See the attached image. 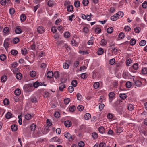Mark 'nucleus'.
<instances>
[{
    "label": "nucleus",
    "instance_id": "3",
    "mask_svg": "<svg viewBox=\"0 0 147 147\" xmlns=\"http://www.w3.org/2000/svg\"><path fill=\"white\" fill-rule=\"evenodd\" d=\"M37 31L38 33L42 34L44 32V29L42 26H39L37 28Z\"/></svg>",
    "mask_w": 147,
    "mask_h": 147
},
{
    "label": "nucleus",
    "instance_id": "60",
    "mask_svg": "<svg viewBox=\"0 0 147 147\" xmlns=\"http://www.w3.org/2000/svg\"><path fill=\"white\" fill-rule=\"evenodd\" d=\"M132 62V60L130 59H129L128 60H127L126 61V65L129 66V64Z\"/></svg>",
    "mask_w": 147,
    "mask_h": 147
},
{
    "label": "nucleus",
    "instance_id": "26",
    "mask_svg": "<svg viewBox=\"0 0 147 147\" xmlns=\"http://www.w3.org/2000/svg\"><path fill=\"white\" fill-rule=\"evenodd\" d=\"M30 75L32 77H34L36 75V73L34 71H32L30 72Z\"/></svg>",
    "mask_w": 147,
    "mask_h": 147
},
{
    "label": "nucleus",
    "instance_id": "48",
    "mask_svg": "<svg viewBox=\"0 0 147 147\" xmlns=\"http://www.w3.org/2000/svg\"><path fill=\"white\" fill-rule=\"evenodd\" d=\"M125 94H119V97L122 99L124 100L127 97V96H123V95L125 96Z\"/></svg>",
    "mask_w": 147,
    "mask_h": 147
},
{
    "label": "nucleus",
    "instance_id": "4",
    "mask_svg": "<svg viewBox=\"0 0 147 147\" xmlns=\"http://www.w3.org/2000/svg\"><path fill=\"white\" fill-rule=\"evenodd\" d=\"M64 124L66 127H69L71 125L72 123L70 121L67 120L65 121Z\"/></svg>",
    "mask_w": 147,
    "mask_h": 147
},
{
    "label": "nucleus",
    "instance_id": "45",
    "mask_svg": "<svg viewBox=\"0 0 147 147\" xmlns=\"http://www.w3.org/2000/svg\"><path fill=\"white\" fill-rule=\"evenodd\" d=\"M99 83L98 82H96L94 84V88L96 89L98 88L99 86Z\"/></svg>",
    "mask_w": 147,
    "mask_h": 147
},
{
    "label": "nucleus",
    "instance_id": "28",
    "mask_svg": "<svg viewBox=\"0 0 147 147\" xmlns=\"http://www.w3.org/2000/svg\"><path fill=\"white\" fill-rule=\"evenodd\" d=\"M3 102L4 105H7L9 103V100L7 98H5L3 101Z\"/></svg>",
    "mask_w": 147,
    "mask_h": 147
},
{
    "label": "nucleus",
    "instance_id": "24",
    "mask_svg": "<svg viewBox=\"0 0 147 147\" xmlns=\"http://www.w3.org/2000/svg\"><path fill=\"white\" fill-rule=\"evenodd\" d=\"M115 15H117L118 16V18L120 17L121 18L123 16V13L122 11L118 12L115 14Z\"/></svg>",
    "mask_w": 147,
    "mask_h": 147
},
{
    "label": "nucleus",
    "instance_id": "1",
    "mask_svg": "<svg viewBox=\"0 0 147 147\" xmlns=\"http://www.w3.org/2000/svg\"><path fill=\"white\" fill-rule=\"evenodd\" d=\"M32 88L33 87L32 84L26 85L24 87V91L25 92H31L32 90Z\"/></svg>",
    "mask_w": 147,
    "mask_h": 147
},
{
    "label": "nucleus",
    "instance_id": "56",
    "mask_svg": "<svg viewBox=\"0 0 147 147\" xmlns=\"http://www.w3.org/2000/svg\"><path fill=\"white\" fill-rule=\"evenodd\" d=\"M64 103L65 104H68L70 101V100L69 98H65L64 100Z\"/></svg>",
    "mask_w": 147,
    "mask_h": 147
},
{
    "label": "nucleus",
    "instance_id": "38",
    "mask_svg": "<svg viewBox=\"0 0 147 147\" xmlns=\"http://www.w3.org/2000/svg\"><path fill=\"white\" fill-rule=\"evenodd\" d=\"M74 90V87L72 86H70L68 88V90L70 93H72Z\"/></svg>",
    "mask_w": 147,
    "mask_h": 147
},
{
    "label": "nucleus",
    "instance_id": "18",
    "mask_svg": "<svg viewBox=\"0 0 147 147\" xmlns=\"http://www.w3.org/2000/svg\"><path fill=\"white\" fill-rule=\"evenodd\" d=\"M118 19V16H117V15H115V14L113 16H112L111 17V20L113 21H116Z\"/></svg>",
    "mask_w": 147,
    "mask_h": 147
},
{
    "label": "nucleus",
    "instance_id": "14",
    "mask_svg": "<svg viewBox=\"0 0 147 147\" xmlns=\"http://www.w3.org/2000/svg\"><path fill=\"white\" fill-rule=\"evenodd\" d=\"M91 117V116L90 114V113H86L84 115V117L85 119L88 120Z\"/></svg>",
    "mask_w": 147,
    "mask_h": 147
},
{
    "label": "nucleus",
    "instance_id": "23",
    "mask_svg": "<svg viewBox=\"0 0 147 147\" xmlns=\"http://www.w3.org/2000/svg\"><path fill=\"white\" fill-rule=\"evenodd\" d=\"M19 42V39L18 37H16L14 38L13 40V43L14 44H16Z\"/></svg>",
    "mask_w": 147,
    "mask_h": 147
},
{
    "label": "nucleus",
    "instance_id": "19",
    "mask_svg": "<svg viewBox=\"0 0 147 147\" xmlns=\"http://www.w3.org/2000/svg\"><path fill=\"white\" fill-rule=\"evenodd\" d=\"M16 77L17 79L20 80L22 78V75L20 73H17L16 75Z\"/></svg>",
    "mask_w": 147,
    "mask_h": 147
},
{
    "label": "nucleus",
    "instance_id": "30",
    "mask_svg": "<svg viewBox=\"0 0 147 147\" xmlns=\"http://www.w3.org/2000/svg\"><path fill=\"white\" fill-rule=\"evenodd\" d=\"M126 87L128 88H129L131 86V82L130 81L127 82L125 84Z\"/></svg>",
    "mask_w": 147,
    "mask_h": 147
},
{
    "label": "nucleus",
    "instance_id": "8",
    "mask_svg": "<svg viewBox=\"0 0 147 147\" xmlns=\"http://www.w3.org/2000/svg\"><path fill=\"white\" fill-rule=\"evenodd\" d=\"M122 109L123 108L121 106H119L116 109L117 112L120 114H122Z\"/></svg>",
    "mask_w": 147,
    "mask_h": 147
},
{
    "label": "nucleus",
    "instance_id": "34",
    "mask_svg": "<svg viewBox=\"0 0 147 147\" xmlns=\"http://www.w3.org/2000/svg\"><path fill=\"white\" fill-rule=\"evenodd\" d=\"M7 77L6 76H3L1 78V81L2 82H5L7 80Z\"/></svg>",
    "mask_w": 147,
    "mask_h": 147
},
{
    "label": "nucleus",
    "instance_id": "62",
    "mask_svg": "<svg viewBox=\"0 0 147 147\" xmlns=\"http://www.w3.org/2000/svg\"><path fill=\"white\" fill-rule=\"evenodd\" d=\"M78 109L80 111H82L84 109V107L82 105H79L77 107Z\"/></svg>",
    "mask_w": 147,
    "mask_h": 147
},
{
    "label": "nucleus",
    "instance_id": "15",
    "mask_svg": "<svg viewBox=\"0 0 147 147\" xmlns=\"http://www.w3.org/2000/svg\"><path fill=\"white\" fill-rule=\"evenodd\" d=\"M49 126H46L45 128L44 131H42V133L44 134H45L47 133L49 131Z\"/></svg>",
    "mask_w": 147,
    "mask_h": 147
},
{
    "label": "nucleus",
    "instance_id": "16",
    "mask_svg": "<svg viewBox=\"0 0 147 147\" xmlns=\"http://www.w3.org/2000/svg\"><path fill=\"white\" fill-rule=\"evenodd\" d=\"M21 93L20 90L19 88H17L14 91L15 94L17 96H18L20 95Z\"/></svg>",
    "mask_w": 147,
    "mask_h": 147
},
{
    "label": "nucleus",
    "instance_id": "17",
    "mask_svg": "<svg viewBox=\"0 0 147 147\" xmlns=\"http://www.w3.org/2000/svg\"><path fill=\"white\" fill-rule=\"evenodd\" d=\"M12 114L10 112H7L5 115V117L7 119H9L12 117Z\"/></svg>",
    "mask_w": 147,
    "mask_h": 147
},
{
    "label": "nucleus",
    "instance_id": "13",
    "mask_svg": "<svg viewBox=\"0 0 147 147\" xmlns=\"http://www.w3.org/2000/svg\"><path fill=\"white\" fill-rule=\"evenodd\" d=\"M11 129L13 131H15L18 129V126L17 125L14 124L11 126Z\"/></svg>",
    "mask_w": 147,
    "mask_h": 147
},
{
    "label": "nucleus",
    "instance_id": "32",
    "mask_svg": "<svg viewBox=\"0 0 147 147\" xmlns=\"http://www.w3.org/2000/svg\"><path fill=\"white\" fill-rule=\"evenodd\" d=\"M113 28L112 27L108 28L107 30V32L108 33L111 34L113 31Z\"/></svg>",
    "mask_w": 147,
    "mask_h": 147
},
{
    "label": "nucleus",
    "instance_id": "52",
    "mask_svg": "<svg viewBox=\"0 0 147 147\" xmlns=\"http://www.w3.org/2000/svg\"><path fill=\"white\" fill-rule=\"evenodd\" d=\"M79 147H83L84 146V143L83 141L80 142L78 144Z\"/></svg>",
    "mask_w": 147,
    "mask_h": 147
},
{
    "label": "nucleus",
    "instance_id": "20",
    "mask_svg": "<svg viewBox=\"0 0 147 147\" xmlns=\"http://www.w3.org/2000/svg\"><path fill=\"white\" fill-rule=\"evenodd\" d=\"M103 49L101 48H100L98 49V50L97 53L98 55H100L103 53Z\"/></svg>",
    "mask_w": 147,
    "mask_h": 147
},
{
    "label": "nucleus",
    "instance_id": "2",
    "mask_svg": "<svg viewBox=\"0 0 147 147\" xmlns=\"http://www.w3.org/2000/svg\"><path fill=\"white\" fill-rule=\"evenodd\" d=\"M10 40V38H7L5 39L3 43V46L6 49H7L9 46V42Z\"/></svg>",
    "mask_w": 147,
    "mask_h": 147
},
{
    "label": "nucleus",
    "instance_id": "40",
    "mask_svg": "<svg viewBox=\"0 0 147 147\" xmlns=\"http://www.w3.org/2000/svg\"><path fill=\"white\" fill-rule=\"evenodd\" d=\"M106 44V41L105 40L103 39L101 40L100 44L102 46H104Z\"/></svg>",
    "mask_w": 147,
    "mask_h": 147
},
{
    "label": "nucleus",
    "instance_id": "12",
    "mask_svg": "<svg viewBox=\"0 0 147 147\" xmlns=\"http://www.w3.org/2000/svg\"><path fill=\"white\" fill-rule=\"evenodd\" d=\"M20 18L21 22H24L26 20V17L25 14H22L20 16Z\"/></svg>",
    "mask_w": 147,
    "mask_h": 147
},
{
    "label": "nucleus",
    "instance_id": "35",
    "mask_svg": "<svg viewBox=\"0 0 147 147\" xmlns=\"http://www.w3.org/2000/svg\"><path fill=\"white\" fill-rule=\"evenodd\" d=\"M135 84L136 86L140 87L142 84V82L139 80H137L135 82Z\"/></svg>",
    "mask_w": 147,
    "mask_h": 147
},
{
    "label": "nucleus",
    "instance_id": "49",
    "mask_svg": "<svg viewBox=\"0 0 147 147\" xmlns=\"http://www.w3.org/2000/svg\"><path fill=\"white\" fill-rule=\"evenodd\" d=\"M77 84V82L76 80H74L71 82V85L74 87H76Z\"/></svg>",
    "mask_w": 147,
    "mask_h": 147
},
{
    "label": "nucleus",
    "instance_id": "37",
    "mask_svg": "<svg viewBox=\"0 0 147 147\" xmlns=\"http://www.w3.org/2000/svg\"><path fill=\"white\" fill-rule=\"evenodd\" d=\"M6 59V56L4 54H1L0 56V59L1 60L3 61Z\"/></svg>",
    "mask_w": 147,
    "mask_h": 147
},
{
    "label": "nucleus",
    "instance_id": "46",
    "mask_svg": "<svg viewBox=\"0 0 147 147\" xmlns=\"http://www.w3.org/2000/svg\"><path fill=\"white\" fill-rule=\"evenodd\" d=\"M76 96L78 100H81L82 96L80 93H78L77 94Z\"/></svg>",
    "mask_w": 147,
    "mask_h": 147
},
{
    "label": "nucleus",
    "instance_id": "53",
    "mask_svg": "<svg viewBox=\"0 0 147 147\" xmlns=\"http://www.w3.org/2000/svg\"><path fill=\"white\" fill-rule=\"evenodd\" d=\"M63 68L65 69H67L69 68V65L67 63H63Z\"/></svg>",
    "mask_w": 147,
    "mask_h": 147
},
{
    "label": "nucleus",
    "instance_id": "54",
    "mask_svg": "<svg viewBox=\"0 0 147 147\" xmlns=\"http://www.w3.org/2000/svg\"><path fill=\"white\" fill-rule=\"evenodd\" d=\"M70 33L67 32H65L64 34V37L66 38H69L70 36Z\"/></svg>",
    "mask_w": 147,
    "mask_h": 147
},
{
    "label": "nucleus",
    "instance_id": "42",
    "mask_svg": "<svg viewBox=\"0 0 147 147\" xmlns=\"http://www.w3.org/2000/svg\"><path fill=\"white\" fill-rule=\"evenodd\" d=\"M94 39V38L93 37H91V40H89L88 42V44L89 45H92L93 43V40Z\"/></svg>",
    "mask_w": 147,
    "mask_h": 147
},
{
    "label": "nucleus",
    "instance_id": "57",
    "mask_svg": "<svg viewBox=\"0 0 147 147\" xmlns=\"http://www.w3.org/2000/svg\"><path fill=\"white\" fill-rule=\"evenodd\" d=\"M60 115V113L58 112H56L55 113L54 116L56 118H58Z\"/></svg>",
    "mask_w": 147,
    "mask_h": 147
},
{
    "label": "nucleus",
    "instance_id": "36",
    "mask_svg": "<svg viewBox=\"0 0 147 147\" xmlns=\"http://www.w3.org/2000/svg\"><path fill=\"white\" fill-rule=\"evenodd\" d=\"M104 130L105 128L102 126L98 128V131L100 133H104Z\"/></svg>",
    "mask_w": 147,
    "mask_h": 147
},
{
    "label": "nucleus",
    "instance_id": "31",
    "mask_svg": "<svg viewBox=\"0 0 147 147\" xmlns=\"http://www.w3.org/2000/svg\"><path fill=\"white\" fill-rule=\"evenodd\" d=\"M36 125L34 124H32L30 127L31 130L32 131H34L36 129Z\"/></svg>",
    "mask_w": 147,
    "mask_h": 147
},
{
    "label": "nucleus",
    "instance_id": "50",
    "mask_svg": "<svg viewBox=\"0 0 147 147\" xmlns=\"http://www.w3.org/2000/svg\"><path fill=\"white\" fill-rule=\"evenodd\" d=\"M115 59L114 58H112L109 61V63L110 65H113L115 63Z\"/></svg>",
    "mask_w": 147,
    "mask_h": 147
},
{
    "label": "nucleus",
    "instance_id": "41",
    "mask_svg": "<svg viewBox=\"0 0 147 147\" xmlns=\"http://www.w3.org/2000/svg\"><path fill=\"white\" fill-rule=\"evenodd\" d=\"M9 32V29L8 27H5L3 30V32L5 33H8Z\"/></svg>",
    "mask_w": 147,
    "mask_h": 147
},
{
    "label": "nucleus",
    "instance_id": "58",
    "mask_svg": "<svg viewBox=\"0 0 147 147\" xmlns=\"http://www.w3.org/2000/svg\"><path fill=\"white\" fill-rule=\"evenodd\" d=\"M75 138V136L74 135H70V136H69V138L68 140L69 141H73Z\"/></svg>",
    "mask_w": 147,
    "mask_h": 147
},
{
    "label": "nucleus",
    "instance_id": "44",
    "mask_svg": "<svg viewBox=\"0 0 147 147\" xmlns=\"http://www.w3.org/2000/svg\"><path fill=\"white\" fill-rule=\"evenodd\" d=\"M146 44V41L145 40H143L141 41L139 43V44L141 46H144Z\"/></svg>",
    "mask_w": 147,
    "mask_h": 147
},
{
    "label": "nucleus",
    "instance_id": "39",
    "mask_svg": "<svg viewBox=\"0 0 147 147\" xmlns=\"http://www.w3.org/2000/svg\"><path fill=\"white\" fill-rule=\"evenodd\" d=\"M136 42V40L134 39H132L130 41V44L131 45H134Z\"/></svg>",
    "mask_w": 147,
    "mask_h": 147
},
{
    "label": "nucleus",
    "instance_id": "51",
    "mask_svg": "<svg viewBox=\"0 0 147 147\" xmlns=\"http://www.w3.org/2000/svg\"><path fill=\"white\" fill-rule=\"evenodd\" d=\"M142 73L144 74H147V69L146 68H144L142 69Z\"/></svg>",
    "mask_w": 147,
    "mask_h": 147
},
{
    "label": "nucleus",
    "instance_id": "59",
    "mask_svg": "<svg viewBox=\"0 0 147 147\" xmlns=\"http://www.w3.org/2000/svg\"><path fill=\"white\" fill-rule=\"evenodd\" d=\"M138 64L137 63H135L133 65V67L135 70H137L138 68Z\"/></svg>",
    "mask_w": 147,
    "mask_h": 147
},
{
    "label": "nucleus",
    "instance_id": "27",
    "mask_svg": "<svg viewBox=\"0 0 147 147\" xmlns=\"http://www.w3.org/2000/svg\"><path fill=\"white\" fill-rule=\"evenodd\" d=\"M11 54L14 56H16L17 54L18 53V51L15 50H12L11 51Z\"/></svg>",
    "mask_w": 147,
    "mask_h": 147
},
{
    "label": "nucleus",
    "instance_id": "22",
    "mask_svg": "<svg viewBox=\"0 0 147 147\" xmlns=\"http://www.w3.org/2000/svg\"><path fill=\"white\" fill-rule=\"evenodd\" d=\"M74 5L75 7L78 8L80 6V2L78 0L76 1L75 2Z\"/></svg>",
    "mask_w": 147,
    "mask_h": 147
},
{
    "label": "nucleus",
    "instance_id": "63",
    "mask_svg": "<svg viewBox=\"0 0 147 147\" xmlns=\"http://www.w3.org/2000/svg\"><path fill=\"white\" fill-rule=\"evenodd\" d=\"M92 136L94 139L98 137V134L94 132L92 134Z\"/></svg>",
    "mask_w": 147,
    "mask_h": 147
},
{
    "label": "nucleus",
    "instance_id": "29",
    "mask_svg": "<svg viewBox=\"0 0 147 147\" xmlns=\"http://www.w3.org/2000/svg\"><path fill=\"white\" fill-rule=\"evenodd\" d=\"M134 30L136 33H139L141 31V28L139 27H136L135 28Z\"/></svg>",
    "mask_w": 147,
    "mask_h": 147
},
{
    "label": "nucleus",
    "instance_id": "64",
    "mask_svg": "<svg viewBox=\"0 0 147 147\" xmlns=\"http://www.w3.org/2000/svg\"><path fill=\"white\" fill-rule=\"evenodd\" d=\"M142 6L144 8H146L147 7V2H144L142 4Z\"/></svg>",
    "mask_w": 147,
    "mask_h": 147
},
{
    "label": "nucleus",
    "instance_id": "9",
    "mask_svg": "<svg viewBox=\"0 0 147 147\" xmlns=\"http://www.w3.org/2000/svg\"><path fill=\"white\" fill-rule=\"evenodd\" d=\"M47 76L48 78H51L53 76V72L51 71H48L47 74Z\"/></svg>",
    "mask_w": 147,
    "mask_h": 147
},
{
    "label": "nucleus",
    "instance_id": "10",
    "mask_svg": "<svg viewBox=\"0 0 147 147\" xmlns=\"http://www.w3.org/2000/svg\"><path fill=\"white\" fill-rule=\"evenodd\" d=\"M15 32L17 34H20L22 32V30L20 28H19L18 26L16 27V29L15 30Z\"/></svg>",
    "mask_w": 147,
    "mask_h": 147
},
{
    "label": "nucleus",
    "instance_id": "61",
    "mask_svg": "<svg viewBox=\"0 0 147 147\" xmlns=\"http://www.w3.org/2000/svg\"><path fill=\"white\" fill-rule=\"evenodd\" d=\"M95 32L99 33L101 32V29L100 28L97 27L95 28Z\"/></svg>",
    "mask_w": 147,
    "mask_h": 147
},
{
    "label": "nucleus",
    "instance_id": "6",
    "mask_svg": "<svg viewBox=\"0 0 147 147\" xmlns=\"http://www.w3.org/2000/svg\"><path fill=\"white\" fill-rule=\"evenodd\" d=\"M109 101L111 102L112 99L115 96V94L113 92H110L109 94Z\"/></svg>",
    "mask_w": 147,
    "mask_h": 147
},
{
    "label": "nucleus",
    "instance_id": "21",
    "mask_svg": "<svg viewBox=\"0 0 147 147\" xmlns=\"http://www.w3.org/2000/svg\"><path fill=\"white\" fill-rule=\"evenodd\" d=\"M53 76L56 79L59 78L60 76L59 72L58 71L55 72L54 74H53Z\"/></svg>",
    "mask_w": 147,
    "mask_h": 147
},
{
    "label": "nucleus",
    "instance_id": "11",
    "mask_svg": "<svg viewBox=\"0 0 147 147\" xmlns=\"http://www.w3.org/2000/svg\"><path fill=\"white\" fill-rule=\"evenodd\" d=\"M42 84V83L41 82L39 83L38 82L36 81L33 84V86L35 88H37L38 86H41Z\"/></svg>",
    "mask_w": 147,
    "mask_h": 147
},
{
    "label": "nucleus",
    "instance_id": "33",
    "mask_svg": "<svg viewBox=\"0 0 147 147\" xmlns=\"http://www.w3.org/2000/svg\"><path fill=\"white\" fill-rule=\"evenodd\" d=\"M53 5V1L52 0H49L47 3V5L49 7H52Z\"/></svg>",
    "mask_w": 147,
    "mask_h": 147
},
{
    "label": "nucleus",
    "instance_id": "5",
    "mask_svg": "<svg viewBox=\"0 0 147 147\" xmlns=\"http://www.w3.org/2000/svg\"><path fill=\"white\" fill-rule=\"evenodd\" d=\"M129 75V73L128 71H124L123 72L122 76L125 79H127Z\"/></svg>",
    "mask_w": 147,
    "mask_h": 147
},
{
    "label": "nucleus",
    "instance_id": "7",
    "mask_svg": "<svg viewBox=\"0 0 147 147\" xmlns=\"http://www.w3.org/2000/svg\"><path fill=\"white\" fill-rule=\"evenodd\" d=\"M67 9L68 12H72L73 11L74 7L72 5H70L67 6Z\"/></svg>",
    "mask_w": 147,
    "mask_h": 147
},
{
    "label": "nucleus",
    "instance_id": "43",
    "mask_svg": "<svg viewBox=\"0 0 147 147\" xmlns=\"http://www.w3.org/2000/svg\"><path fill=\"white\" fill-rule=\"evenodd\" d=\"M25 118L27 120H29L31 118V115L29 114H27L25 116Z\"/></svg>",
    "mask_w": 147,
    "mask_h": 147
},
{
    "label": "nucleus",
    "instance_id": "47",
    "mask_svg": "<svg viewBox=\"0 0 147 147\" xmlns=\"http://www.w3.org/2000/svg\"><path fill=\"white\" fill-rule=\"evenodd\" d=\"M89 3L88 0H83L82 1V4L84 6H87Z\"/></svg>",
    "mask_w": 147,
    "mask_h": 147
},
{
    "label": "nucleus",
    "instance_id": "55",
    "mask_svg": "<svg viewBox=\"0 0 147 147\" xmlns=\"http://www.w3.org/2000/svg\"><path fill=\"white\" fill-rule=\"evenodd\" d=\"M81 77L83 79H85L87 78V76L86 74L85 73H83L81 74Z\"/></svg>",
    "mask_w": 147,
    "mask_h": 147
},
{
    "label": "nucleus",
    "instance_id": "25",
    "mask_svg": "<svg viewBox=\"0 0 147 147\" xmlns=\"http://www.w3.org/2000/svg\"><path fill=\"white\" fill-rule=\"evenodd\" d=\"M21 52L23 55H25L27 53V50L26 48H24L21 49Z\"/></svg>",
    "mask_w": 147,
    "mask_h": 147
}]
</instances>
